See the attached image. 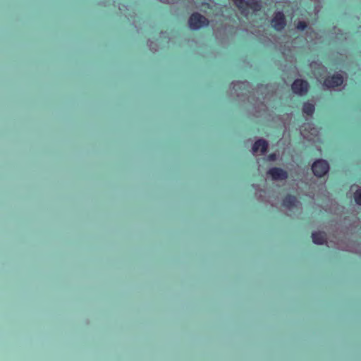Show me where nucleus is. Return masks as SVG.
I'll return each instance as SVG.
<instances>
[{
    "instance_id": "nucleus-6",
    "label": "nucleus",
    "mask_w": 361,
    "mask_h": 361,
    "mask_svg": "<svg viewBox=\"0 0 361 361\" xmlns=\"http://www.w3.org/2000/svg\"><path fill=\"white\" fill-rule=\"evenodd\" d=\"M268 142L264 138L257 139L252 146L251 152L253 155L264 154L268 149Z\"/></svg>"
},
{
    "instance_id": "nucleus-15",
    "label": "nucleus",
    "mask_w": 361,
    "mask_h": 361,
    "mask_svg": "<svg viewBox=\"0 0 361 361\" xmlns=\"http://www.w3.org/2000/svg\"><path fill=\"white\" fill-rule=\"evenodd\" d=\"M312 68L314 71V74L315 75H317L319 74V75H322V74H324L326 72V69L324 66H320L317 63H314L312 65Z\"/></svg>"
},
{
    "instance_id": "nucleus-9",
    "label": "nucleus",
    "mask_w": 361,
    "mask_h": 361,
    "mask_svg": "<svg viewBox=\"0 0 361 361\" xmlns=\"http://www.w3.org/2000/svg\"><path fill=\"white\" fill-rule=\"evenodd\" d=\"M292 90L299 95L305 94L308 91V83L303 80H295L292 84Z\"/></svg>"
},
{
    "instance_id": "nucleus-14",
    "label": "nucleus",
    "mask_w": 361,
    "mask_h": 361,
    "mask_svg": "<svg viewBox=\"0 0 361 361\" xmlns=\"http://www.w3.org/2000/svg\"><path fill=\"white\" fill-rule=\"evenodd\" d=\"M247 8H250L254 11H259L261 8L259 0H246Z\"/></svg>"
},
{
    "instance_id": "nucleus-10",
    "label": "nucleus",
    "mask_w": 361,
    "mask_h": 361,
    "mask_svg": "<svg viewBox=\"0 0 361 361\" xmlns=\"http://www.w3.org/2000/svg\"><path fill=\"white\" fill-rule=\"evenodd\" d=\"M267 173L274 180H283L288 178V173L281 168H271L268 171Z\"/></svg>"
},
{
    "instance_id": "nucleus-16",
    "label": "nucleus",
    "mask_w": 361,
    "mask_h": 361,
    "mask_svg": "<svg viewBox=\"0 0 361 361\" xmlns=\"http://www.w3.org/2000/svg\"><path fill=\"white\" fill-rule=\"evenodd\" d=\"M235 5L240 9L247 8L246 0H235Z\"/></svg>"
},
{
    "instance_id": "nucleus-13",
    "label": "nucleus",
    "mask_w": 361,
    "mask_h": 361,
    "mask_svg": "<svg viewBox=\"0 0 361 361\" xmlns=\"http://www.w3.org/2000/svg\"><path fill=\"white\" fill-rule=\"evenodd\" d=\"M314 105L310 102H306L303 104L302 112L307 116H312L314 112Z\"/></svg>"
},
{
    "instance_id": "nucleus-19",
    "label": "nucleus",
    "mask_w": 361,
    "mask_h": 361,
    "mask_svg": "<svg viewBox=\"0 0 361 361\" xmlns=\"http://www.w3.org/2000/svg\"><path fill=\"white\" fill-rule=\"evenodd\" d=\"M153 42L151 41L148 42V46L149 47L150 49L153 51H156L157 50V47H152Z\"/></svg>"
},
{
    "instance_id": "nucleus-5",
    "label": "nucleus",
    "mask_w": 361,
    "mask_h": 361,
    "mask_svg": "<svg viewBox=\"0 0 361 361\" xmlns=\"http://www.w3.org/2000/svg\"><path fill=\"white\" fill-rule=\"evenodd\" d=\"M271 25L276 31L283 30L286 25V19L283 13L275 12L271 20Z\"/></svg>"
},
{
    "instance_id": "nucleus-11",
    "label": "nucleus",
    "mask_w": 361,
    "mask_h": 361,
    "mask_svg": "<svg viewBox=\"0 0 361 361\" xmlns=\"http://www.w3.org/2000/svg\"><path fill=\"white\" fill-rule=\"evenodd\" d=\"M248 103L252 104V107L247 106V109L253 114L257 115L265 110V105L261 101H255L253 97H249Z\"/></svg>"
},
{
    "instance_id": "nucleus-1",
    "label": "nucleus",
    "mask_w": 361,
    "mask_h": 361,
    "mask_svg": "<svg viewBox=\"0 0 361 361\" xmlns=\"http://www.w3.org/2000/svg\"><path fill=\"white\" fill-rule=\"evenodd\" d=\"M282 205L285 208L286 214L288 216L295 217L300 215L302 213V204L294 196H287L283 200Z\"/></svg>"
},
{
    "instance_id": "nucleus-20",
    "label": "nucleus",
    "mask_w": 361,
    "mask_h": 361,
    "mask_svg": "<svg viewBox=\"0 0 361 361\" xmlns=\"http://www.w3.org/2000/svg\"><path fill=\"white\" fill-rule=\"evenodd\" d=\"M269 159L271 160V161L274 160L275 159V155L274 154L269 155Z\"/></svg>"
},
{
    "instance_id": "nucleus-12",
    "label": "nucleus",
    "mask_w": 361,
    "mask_h": 361,
    "mask_svg": "<svg viewBox=\"0 0 361 361\" xmlns=\"http://www.w3.org/2000/svg\"><path fill=\"white\" fill-rule=\"evenodd\" d=\"M312 241L317 245H323L326 242V234L324 232L318 231L312 233Z\"/></svg>"
},
{
    "instance_id": "nucleus-7",
    "label": "nucleus",
    "mask_w": 361,
    "mask_h": 361,
    "mask_svg": "<svg viewBox=\"0 0 361 361\" xmlns=\"http://www.w3.org/2000/svg\"><path fill=\"white\" fill-rule=\"evenodd\" d=\"M343 82V78L339 74H335L325 79L323 85L327 89H336Z\"/></svg>"
},
{
    "instance_id": "nucleus-4",
    "label": "nucleus",
    "mask_w": 361,
    "mask_h": 361,
    "mask_svg": "<svg viewBox=\"0 0 361 361\" xmlns=\"http://www.w3.org/2000/svg\"><path fill=\"white\" fill-rule=\"evenodd\" d=\"M313 173L317 177H322L328 173L329 164L324 159H318L312 166Z\"/></svg>"
},
{
    "instance_id": "nucleus-17",
    "label": "nucleus",
    "mask_w": 361,
    "mask_h": 361,
    "mask_svg": "<svg viewBox=\"0 0 361 361\" xmlns=\"http://www.w3.org/2000/svg\"><path fill=\"white\" fill-rule=\"evenodd\" d=\"M354 199L357 204L361 205V189H358L355 191L354 193Z\"/></svg>"
},
{
    "instance_id": "nucleus-18",
    "label": "nucleus",
    "mask_w": 361,
    "mask_h": 361,
    "mask_svg": "<svg viewBox=\"0 0 361 361\" xmlns=\"http://www.w3.org/2000/svg\"><path fill=\"white\" fill-rule=\"evenodd\" d=\"M307 27V24L304 21H300L297 25V28L298 30H303Z\"/></svg>"
},
{
    "instance_id": "nucleus-3",
    "label": "nucleus",
    "mask_w": 361,
    "mask_h": 361,
    "mask_svg": "<svg viewBox=\"0 0 361 361\" xmlns=\"http://www.w3.org/2000/svg\"><path fill=\"white\" fill-rule=\"evenodd\" d=\"M300 134L306 140H314L319 135V130L314 124L307 123L300 127Z\"/></svg>"
},
{
    "instance_id": "nucleus-2",
    "label": "nucleus",
    "mask_w": 361,
    "mask_h": 361,
    "mask_svg": "<svg viewBox=\"0 0 361 361\" xmlns=\"http://www.w3.org/2000/svg\"><path fill=\"white\" fill-rule=\"evenodd\" d=\"M209 20L198 12L193 13L188 19V26L192 30H197L208 26Z\"/></svg>"
},
{
    "instance_id": "nucleus-8",
    "label": "nucleus",
    "mask_w": 361,
    "mask_h": 361,
    "mask_svg": "<svg viewBox=\"0 0 361 361\" xmlns=\"http://www.w3.org/2000/svg\"><path fill=\"white\" fill-rule=\"evenodd\" d=\"M231 94H235L237 97L245 94L249 91L250 85L247 82H237L231 84Z\"/></svg>"
}]
</instances>
